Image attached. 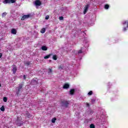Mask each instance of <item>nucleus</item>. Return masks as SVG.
Wrapping results in <instances>:
<instances>
[{"instance_id":"nucleus-1","label":"nucleus","mask_w":128,"mask_h":128,"mask_svg":"<svg viewBox=\"0 0 128 128\" xmlns=\"http://www.w3.org/2000/svg\"><path fill=\"white\" fill-rule=\"evenodd\" d=\"M123 26H126V27H124L123 28V30L124 32H126V30H128V21H124L123 22Z\"/></svg>"},{"instance_id":"nucleus-2","label":"nucleus","mask_w":128,"mask_h":128,"mask_svg":"<svg viewBox=\"0 0 128 128\" xmlns=\"http://www.w3.org/2000/svg\"><path fill=\"white\" fill-rule=\"evenodd\" d=\"M22 84H20L19 85V86L18 88L16 89V94H20V92H22Z\"/></svg>"},{"instance_id":"nucleus-3","label":"nucleus","mask_w":128,"mask_h":128,"mask_svg":"<svg viewBox=\"0 0 128 128\" xmlns=\"http://www.w3.org/2000/svg\"><path fill=\"white\" fill-rule=\"evenodd\" d=\"M30 17V14L24 15L22 16L21 20H26V18H28Z\"/></svg>"},{"instance_id":"nucleus-4","label":"nucleus","mask_w":128,"mask_h":128,"mask_svg":"<svg viewBox=\"0 0 128 128\" xmlns=\"http://www.w3.org/2000/svg\"><path fill=\"white\" fill-rule=\"evenodd\" d=\"M36 6H40L42 4V2L39 0H36L34 2Z\"/></svg>"},{"instance_id":"nucleus-5","label":"nucleus","mask_w":128,"mask_h":128,"mask_svg":"<svg viewBox=\"0 0 128 128\" xmlns=\"http://www.w3.org/2000/svg\"><path fill=\"white\" fill-rule=\"evenodd\" d=\"M89 8H90V5L88 4H87L86 6H85V8L84 12V14H86V12H88V10Z\"/></svg>"},{"instance_id":"nucleus-6","label":"nucleus","mask_w":128,"mask_h":128,"mask_svg":"<svg viewBox=\"0 0 128 128\" xmlns=\"http://www.w3.org/2000/svg\"><path fill=\"white\" fill-rule=\"evenodd\" d=\"M11 34H16V30L15 28H13L11 30Z\"/></svg>"},{"instance_id":"nucleus-7","label":"nucleus","mask_w":128,"mask_h":128,"mask_svg":"<svg viewBox=\"0 0 128 128\" xmlns=\"http://www.w3.org/2000/svg\"><path fill=\"white\" fill-rule=\"evenodd\" d=\"M3 4H10V0H4L3 1Z\"/></svg>"},{"instance_id":"nucleus-8","label":"nucleus","mask_w":128,"mask_h":128,"mask_svg":"<svg viewBox=\"0 0 128 128\" xmlns=\"http://www.w3.org/2000/svg\"><path fill=\"white\" fill-rule=\"evenodd\" d=\"M70 88V84H66L63 86V88Z\"/></svg>"},{"instance_id":"nucleus-9","label":"nucleus","mask_w":128,"mask_h":128,"mask_svg":"<svg viewBox=\"0 0 128 128\" xmlns=\"http://www.w3.org/2000/svg\"><path fill=\"white\" fill-rule=\"evenodd\" d=\"M68 102L65 101L64 103H63V106H65V108H68Z\"/></svg>"},{"instance_id":"nucleus-10","label":"nucleus","mask_w":128,"mask_h":128,"mask_svg":"<svg viewBox=\"0 0 128 128\" xmlns=\"http://www.w3.org/2000/svg\"><path fill=\"white\" fill-rule=\"evenodd\" d=\"M32 84H38V81H36V80H32Z\"/></svg>"},{"instance_id":"nucleus-11","label":"nucleus","mask_w":128,"mask_h":128,"mask_svg":"<svg viewBox=\"0 0 128 128\" xmlns=\"http://www.w3.org/2000/svg\"><path fill=\"white\" fill-rule=\"evenodd\" d=\"M75 90H76V89H71L70 92V94H74Z\"/></svg>"},{"instance_id":"nucleus-12","label":"nucleus","mask_w":128,"mask_h":128,"mask_svg":"<svg viewBox=\"0 0 128 128\" xmlns=\"http://www.w3.org/2000/svg\"><path fill=\"white\" fill-rule=\"evenodd\" d=\"M17 70L18 69L16 68V67H14L12 70V73L15 74Z\"/></svg>"},{"instance_id":"nucleus-13","label":"nucleus","mask_w":128,"mask_h":128,"mask_svg":"<svg viewBox=\"0 0 128 128\" xmlns=\"http://www.w3.org/2000/svg\"><path fill=\"white\" fill-rule=\"evenodd\" d=\"M41 34H44L46 32V28H43L40 30Z\"/></svg>"},{"instance_id":"nucleus-14","label":"nucleus","mask_w":128,"mask_h":128,"mask_svg":"<svg viewBox=\"0 0 128 128\" xmlns=\"http://www.w3.org/2000/svg\"><path fill=\"white\" fill-rule=\"evenodd\" d=\"M42 50H48V48L46 46H43L42 47Z\"/></svg>"},{"instance_id":"nucleus-15","label":"nucleus","mask_w":128,"mask_h":128,"mask_svg":"<svg viewBox=\"0 0 128 128\" xmlns=\"http://www.w3.org/2000/svg\"><path fill=\"white\" fill-rule=\"evenodd\" d=\"M56 118H54L52 120V124H54V122H56Z\"/></svg>"},{"instance_id":"nucleus-16","label":"nucleus","mask_w":128,"mask_h":128,"mask_svg":"<svg viewBox=\"0 0 128 128\" xmlns=\"http://www.w3.org/2000/svg\"><path fill=\"white\" fill-rule=\"evenodd\" d=\"M23 124H24V122H21L20 123H18L17 126H22Z\"/></svg>"},{"instance_id":"nucleus-17","label":"nucleus","mask_w":128,"mask_h":128,"mask_svg":"<svg viewBox=\"0 0 128 128\" xmlns=\"http://www.w3.org/2000/svg\"><path fill=\"white\" fill-rule=\"evenodd\" d=\"M108 8H110V6H108V4H106L104 6V8L106 10H108Z\"/></svg>"},{"instance_id":"nucleus-18","label":"nucleus","mask_w":128,"mask_h":128,"mask_svg":"<svg viewBox=\"0 0 128 128\" xmlns=\"http://www.w3.org/2000/svg\"><path fill=\"white\" fill-rule=\"evenodd\" d=\"M3 100L4 102H8V98L6 97H4Z\"/></svg>"},{"instance_id":"nucleus-19","label":"nucleus","mask_w":128,"mask_h":128,"mask_svg":"<svg viewBox=\"0 0 128 128\" xmlns=\"http://www.w3.org/2000/svg\"><path fill=\"white\" fill-rule=\"evenodd\" d=\"M0 110H2V112H4V106L0 108Z\"/></svg>"},{"instance_id":"nucleus-20","label":"nucleus","mask_w":128,"mask_h":128,"mask_svg":"<svg viewBox=\"0 0 128 128\" xmlns=\"http://www.w3.org/2000/svg\"><path fill=\"white\" fill-rule=\"evenodd\" d=\"M50 55L49 54V55H48V56H46L44 57V58L45 60H46L47 58H50Z\"/></svg>"},{"instance_id":"nucleus-21","label":"nucleus","mask_w":128,"mask_h":128,"mask_svg":"<svg viewBox=\"0 0 128 128\" xmlns=\"http://www.w3.org/2000/svg\"><path fill=\"white\" fill-rule=\"evenodd\" d=\"M62 68H64V65L63 64L60 65V66H59V70H62Z\"/></svg>"},{"instance_id":"nucleus-22","label":"nucleus","mask_w":128,"mask_h":128,"mask_svg":"<svg viewBox=\"0 0 128 128\" xmlns=\"http://www.w3.org/2000/svg\"><path fill=\"white\" fill-rule=\"evenodd\" d=\"M16 0H10V4H14Z\"/></svg>"},{"instance_id":"nucleus-23","label":"nucleus","mask_w":128,"mask_h":128,"mask_svg":"<svg viewBox=\"0 0 128 128\" xmlns=\"http://www.w3.org/2000/svg\"><path fill=\"white\" fill-rule=\"evenodd\" d=\"M6 16V12H4L2 14V17L4 18V16Z\"/></svg>"},{"instance_id":"nucleus-24","label":"nucleus","mask_w":128,"mask_h":128,"mask_svg":"<svg viewBox=\"0 0 128 128\" xmlns=\"http://www.w3.org/2000/svg\"><path fill=\"white\" fill-rule=\"evenodd\" d=\"M53 60H56L57 58H56V55H54L53 56Z\"/></svg>"},{"instance_id":"nucleus-25","label":"nucleus","mask_w":128,"mask_h":128,"mask_svg":"<svg viewBox=\"0 0 128 128\" xmlns=\"http://www.w3.org/2000/svg\"><path fill=\"white\" fill-rule=\"evenodd\" d=\"M90 128H95L94 124H91L90 125Z\"/></svg>"},{"instance_id":"nucleus-26","label":"nucleus","mask_w":128,"mask_h":128,"mask_svg":"<svg viewBox=\"0 0 128 128\" xmlns=\"http://www.w3.org/2000/svg\"><path fill=\"white\" fill-rule=\"evenodd\" d=\"M60 20H64V16H62L59 18Z\"/></svg>"},{"instance_id":"nucleus-27","label":"nucleus","mask_w":128,"mask_h":128,"mask_svg":"<svg viewBox=\"0 0 128 128\" xmlns=\"http://www.w3.org/2000/svg\"><path fill=\"white\" fill-rule=\"evenodd\" d=\"M92 91H90V92H88V96H92Z\"/></svg>"},{"instance_id":"nucleus-28","label":"nucleus","mask_w":128,"mask_h":128,"mask_svg":"<svg viewBox=\"0 0 128 128\" xmlns=\"http://www.w3.org/2000/svg\"><path fill=\"white\" fill-rule=\"evenodd\" d=\"M48 18H50V16L48 15L46 16L45 20H48Z\"/></svg>"},{"instance_id":"nucleus-29","label":"nucleus","mask_w":128,"mask_h":128,"mask_svg":"<svg viewBox=\"0 0 128 128\" xmlns=\"http://www.w3.org/2000/svg\"><path fill=\"white\" fill-rule=\"evenodd\" d=\"M50 72H52V69L50 68V69H49L48 73H49V74H50Z\"/></svg>"},{"instance_id":"nucleus-30","label":"nucleus","mask_w":128,"mask_h":128,"mask_svg":"<svg viewBox=\"0 0 128 128\" xmlns=\"http://www.w3.org/2000/svg\"><path fill=\"white\" fill-rule=\"evenodd\" d=\"M82 48H81V50L78 51V54H82Z\"/></svg>"},{"instance_id":"nucleus-31","label":"nucleus","mask_w":128,"mask_h":128,"mask_svg":"<svg viewBox=\"0 0 128 128\" xmlns=\"http://www.w3.org/2000/svg\"><path fill=\"white\" fill-rule=\"evenodd\" d=\"M2 54L0 53V58H2Z\"/></svg>"},{"instance_id":"nucleus-32","label":"nucleus","mask_w":128,"mask_h":128,"mask_svg":"<svg viewBox=\"0 0 128 128\" xmlns=\"http://www.w3.org/2000/svg\"><path fill=\"white\" fill-rule=\"evenodd\" d=\"M30 62H26V64H27V66H28V64H30Z\"/></svg>"},{"instance_id":"nucleus-33","label":"nucleus","mask_w":128,"mask_h":128,"mask_svg":"<svg viewBox=\"0 0 128 128\" xmlns=\"http://www.w3.org/2000/svg\"><path fill=\"white\" fill-rule=\"evenodd\" d=\"M23 78H24V80H26V75H24Z\"/></svg>"},{"instance_id":"nucleus-34","label":"nucleus","mask_w":128,"mask_h":128,"mask_svg":"<svg viewBox=\"0 0 128 128\" xmlns=\"http://www.w3.org/2000/svg\"><path fill=\"white\" fill-rule=\"evenodd\" d=\"M86 104H87V106H90V104L87 103Z\"/></svg>"},{"instance_id":"nucleus-35","label":"nucleus","mask_w":128,"mask_h":128,"mask_svg":"<svg viewBox=\"0 0 128 128\" xmlns=\"http://www.w3.org/2000/svg\"><path fill=\"white\" fill-rule=\"evenodd\" d=\"M2 86V84L0 83V88Z\"/></svg>"},{"instance_id":"nucleus-36","label":"nucleus","mask_w":128,"mask_h":128,"mask_svg":"<svg viewBox=\"0 0 128 128\" xmlns=\"http://www.w3.org/2000/svg\"><path fill=\"white\" fill-rule=\"evenodd\" d=\"M28 118H30V116H28Z\"/></svg>"}]
</instances>
